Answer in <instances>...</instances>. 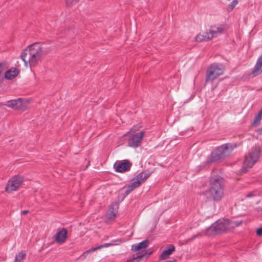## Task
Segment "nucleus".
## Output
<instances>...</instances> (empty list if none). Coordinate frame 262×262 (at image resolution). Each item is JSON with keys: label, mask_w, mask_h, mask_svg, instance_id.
Here are the masks:
<instances>
[{"label": "nucleus", "mask_w": 262, "mask_h": 262, "mask_svg": "<svg viewBox=\"0 0 262 262\" xmlns=\"http://www.w3.org/2000/svg\"><path fill=\"white\" fill-rule=\"evenodd\" d=\"M20 58L25 66L39 64L43 58L42 46L39 42H35L28 46L21 52Z\"/></svg>", "instance_id": "f257e3e1"}, {"label": "nucleus", "mask_w": 262, "mask_h": 262, "mask_svg": "<svg viewBox=\"0 0 262 262\" xmlns=\"http://www.w3.org/2000/svg\"><path fill=\"white\" fill-rule=\"evenodd\" d=\"M242 223V220L231 221L227 219H220L206 229L205 234L207 236H214L221 234L239 226Z\"/></svg>", "instance_id": "f03ea898"}, {"label": "nucleus", "mask_w": 262, "mask_h": 262, "mask_svg": "<svg viewBox=\"0 0 262 262\" xmlns=\"http://www.w3.org/2000/svg\"><path fill=\"white\" fill-rule=\"evenodd\" d=\"M204 194L209 200L220 201L224 195L223 180L219 177L212 178L210 183V188Z\"/></svg>", "instance_id": "7ed1b4c3"}, {"label": "nucleus", "mask_w": 262, "mask_h": 262, "mask_svg": "<svg viewBox=\"0 0 262 262\" xmlns=\"http://www.w3.org/2000/svg\"><path fill=\"white\" fill-rule=\"evenodd\" d=\"M236 146L234 144H226L217 147L208 157L206 162H215L225 158L230 155Z\"/></svg>", "instance_id": "20e7f679"}, {"label": "nucleus", "mask_w": 262, "mask_h": 262, "mask_svg": "<svg viewBox=\"0 0 262 262\" xmlns=\"http://www.w3.org/2000/svg\"><path fill=\"white\" fill-rule=\"evenodd\" d=\"M149 244L148 240H144L138 244L133 245L132 246V250L136 252L133 258L129 260V262H139L141 258H147L148 255L150 254L147 253L145 249L147 247Z\"/></svg>", "instance_id": "39448f33"}, {"label": "nucleus", "mask_w": 262, "mask_h": 262, "mask_svg": "<svg viewBox=\"0 0 262 262\" xmlns=\"http://www.w3.org/2000/svg\"><path fill=\"white\" fill-rule=\"evenodd\" d=\"M260 150L258 148L253 147L249 152L248 156H246L243 163V166L242 170L243 172H246L248 169L252 167L253 165L257 161L259 157Z\"/></svg>", "instance_id": "423d86ee"}, {"label": "nucleus", "mask_w": 262, "mask_h": 262, "mask_svg": "<svg viewBox=\"0 0 262 262\" xmlns=\"http://www.w3.org/2000/svg\"><path fill=\"white\" fill-rule=\"evenodd\" d=\"M224 67H209L207 71L206 81L213 80L223 74Z\"/></svg>", "instance_id": "0eeeda50"}, {"label": "nucleus", "mask_w": 262, "mask_h": 262, "mask_svg": "<svg viewBox=\"0 0 262 262\" xmlns=\"http://www.w3.org/2000/svg\"><path fill=\"white\" fill-rule=\"evenodd\" d=\"M23 182V178L20 176H15L8 182L6 187L7 192H11L16 190Z\"/></svg>", "instance_id": "6e6552de"}, {"label": "nucleus", "mask_w": 262, "mask_h": 262, "mask_svg": "<svg viewBox=\"0 0 262 262\" xmlns=\"http://www.w3.org/2000/svg\"><path fill=\"white\" fill-rule=\"evenodd\" d=\"M145 134L144 131L133 134L128 140V146L132 147H137L140 146Z\"/></svg>", "instance_id": "1a4fd4ad"}, {"label": "nucleus", "mask_w": 262, "mask_h": 262, "mask_svg": "<svg viewBox=\"0 0 262 262\" xmlns=\"http://www.w3.org/2000/svg\"><path fill=\"white\" fill-rule=\"evenodd\" d=\"M27 103V101L22 98H18L7 101L5 105L14 110L23 109Z\"/></svg>", "instance_id": "9d476101"}, {"label": "nucleus", "mask_w": 262, "mask_h": 262, "mask_svg": "<svg viewBox=\"0 0 262 262\" xmlns=\"http://www.w3.org/2000/svg\"><path fill=\"white\" fill-rule=\"evenodd\" d=\"M123 242H124V241H123L122 239H117L115 241H112V242L110 243L105 244L103 245L98 246L95 248H92L86 251L85 252H84L81 255V256L83 257V258H85L90 253L96 251V250L100 249L102 248L108 247L110 246H114V245H118Z\"/></svg>", "instance_id": "9b49d317"}, {"label": "nucleus", "mask_w": 262, "mask_h": 262, "mask_svg": "<svg viewBox=\"0 0 262 262\" xmlns=\"http://www.w3.org/2000/svg\"><path fill=\"white\" fill-rule=\"evenodd\" d=\"M151 174L149 171H144L140 173L133 179L131 186L136 188L139 187L142 183L144 182Z\"/></svg>", "instance_id": "f8f14e48"}, {"label": "nucleus", "mask_w": 262, "mask_h": 262, "mask_svg": "<svg viewBox=\"0 0 262 262\" xmlns=\"http://www.w3.org/2000/svg\"><path fill=\"white\" fill-rule=\"evenodd\" d=\"M131 165L132 164L128 161L123 160L116 162L114 165V167L116 171L122 172L128 170L130 168Z\"/></svg>", "instance_id": "ddd939ff"}, {"label": "nucleus", "mask_w": 262, "mask_h": 262, "mask_svg": "<svg viewBox=\"0 0 262 262\" xmlns=\"http://www.w3.org/2000/svg\"><path fill=\"white\" fill-rule=\"evenodd\" d=\"M67 238V231L65 228H62L57 231L55 235V241L59 244H62L66 242Z\"/></svg>", "instance_id": "4468645a"}, {"label": "nucleus", "mask_w": 262, "mask_h": 262, "mask_svg": "<svg viewBox=\"0 0 262 262\" xmlns=\"http://www.w3.org/2000/svg\"><path fill=\"white\" fill-rule=\"evenodd\" d=\"M119 204L116 202L113 203L109 207L108 212L107 214V219L108 221H113L116 216V212L118 209Z\"/></svg>", "instance_id": "2eb2a0df"}, {"label": "nucleus", "mask_w": 262, "mask_h": 262, "mask_svg": "<svg viewBox=\"0 0 262 262\" xmlns=\"http://www.w3.org/2000/svg\"><path fill=\"white\" fill-rule=\"evenodd\" d=\"M19 73V71L15 67H12L10 69L5 72L4 77L6 79L11 80L14 78Z\"/></svg>", "instance_id": "dca6fc26"}, {"label": "nucleus", "mask_w": 262, "mask_h": 262, "mask_svg": "<svg viewBox=\"0 0 262 262\" xmlns=\"http://www.w3.org/2000/svg\"><path fill=\"white\" fill-rule=\"evenodd\" d=\"M213 38L212 34L210 32H203L202 34H199L196 36V41H205L211 39Z\"/></svg>", "instance_id": "f3484780"}, {"label": "nucleus", "mask_w": 262, "mask_h": 262, "mask_svg": "<svg viewBox=\"0 0 262 262\" xmlns=\"http://www.w3.org/2000/svg\"><path fill=\"white\" fill-rule=\"evenodd\" d=\"M174 247L172 245H170L167 249L163 251L160 255V257L162 259H166L174 251Z\"/></svg>", "instance_id": "a211bd4d"}, {"label": "nucleus", "mask_w": 262, "mask_h": 262, "mask_svg": "<svg viewBox=\"0 0 262 262\" xmlns=\"http://www.w3.org/2000/svg\"><path fill=\"white\" fill-rule=\"evenodd\" d=\"M223 28L221 26H211L209 30L211 34H212L213 38L216 37L219 34H220L223 32Z\"/></svg>", "instance_id": "6ab92c4d"}, {"label": "nucleus", "mask_w": 262, "mask_h": 262, "mask_svg": "<svg viewBox=\"0 0 262 262\" xmlns=\"http://www.w3.org/2000/svg\"><path fill=\"white\" fill-rule=\"evenodd\" d=\"M262 119V108L259 111L258 113L255 116V119L253 122L252 124L254 126L258 125L261 120Z\"/></svg>", "instance_id": "aec40b11"}, {"label": "nucleus", "mask_w": 262, "mask_h": 262, "mask_svg": "<svg viewBox=\"0 0 262 262\" xmlns=\"http://www.w3.org/2000/svg\"><path fill=\"white\" fill-rule=\"evenodd\" d=\"M26 256V253L21 251L15 256L14 262H21Z\"/></svg>", "instance_id": "412c9836"}, {"label": "nucleus", "mask_w": 262, "mask_h": 262, "mask_svg": "<svg viewBox=\"0 0 262 262\" xmlns=\"http://www.w3.org/2000/svg\"><path fill=\"white\" fill-rule=\"evenodd\" d=\"M262 72V67H255V68L252 72V74L254 77L257 76Z\"/></svg>", "instance_id": "4be33fe9"}, {"label": "nucleus", "mask_w": 262, "mask_h": 262, "mask_svg": "<svg viewBox=\"0 0 262 262\" xmlns=\"http://www.w3.org/2000/svg\"><path fill=\"white\" fill-rule=\"evenodd\" d=\"M238 1L237 0H233V1L229 5L228 11H230L233 10L234 7L238 4Z\"/></svg>", "instance_id": "5701e85b"}, {"label": "nucleus", "mask_w": 262, "mask_h": 262, "mask_svg": "<svg viewBox=\"0 0 262 262\" xmlns=\"http://www.w3.org/2000/svg\"><path fill=\"white\" fill-rule=\"evenodd\" d=\"M79 1L80 0H65L66 5L68 7H70V6L75 4Z\"/></svg>", "instance_id": "b1692460"}, {"label": "nucleus", "mask_w": 262, "mask_h": 262, "mask_svg": "<svg viewBox=\"0 0 262 262\" xmlns=\"http://www.w3.org/2000/svg\"><path fill=\"white\" fill-rule=\"evenodd\" d=\"M135 188L134 187H133L132 186H131V184L129 185L125 191V193L126 195H128V194H129Z\"/></svg>", "instance_id": "393cba45"}, {"label": "nucleus", "mask_w": 262, "mask_h": 262, "mask_svg": "<svg viewBox=\"0 0 262 262\" xmlns=\"http://www.w3.org/2000/svg\"><path fill=\"white\" fill-rule=\"evenodd\" d=\"M141 127V126L140 125H135L130 129L129 133H134L135 132L138 130Z\"/></svg>", "instance_id": "a878e982"}, {"label": "nucleus", "mask_w": 262, "mask_h": 262, "mask_svg": "<svg viewBox=\"0 0 262 262\" xmlns=\"http://www.w3.org/2000/svg\"><path fill=\"white\" fill-rule=\"evenodd\" d=\"M3 67H0V84L2 82L3 79H4V77H3Z\"/></svg>", "instance_id": "bb28decb"}, {"label": "nucleus", "mask_w": 262, "mask_h": 262, "mask_svg": "<svg viewBox=\"0 0 262 262\" xmlns=\"http://www.w3.org/2000/svg\"><path fill=\"white\" fill-rule=\"evenodd\" d=\"M255 66H262V55L257 59L256 64Z\"/></svg>", "instance_id": "cd10ccee"}, {"label": "nucleus", "mask_w": 262, "mask_h": 262, "mask_svg": "<svg viewBox=\"0 0 262 262\" xmlns=\"http://www.w3.org/2000/svg\"><path fill=\"white\" fill-rule=\"evenodd\" d=\"M256 233L259 236L262 235V228H259L257 229L256 230Z\"/></svg>", "instance_id": "c85d7f7f"}, {"label": "nucleus", "mask_w": 262, "mask_h": 262, "mask_svg": "<svg viewBox=\"0 0 262 262\" xmlns=\"http://www.w3.org/2000/svg\"><path fill=\"white\" fill-rule=\"evenodd\" d=\"M254 196V195L252 193H251V192L249 193H248V194L246 195V196H247V198H251V197H252V196Z\"/></svg>", "instance_id": "c756f323"}, {"label": "nucleus", "mask_w": 262, "mask_h": 262, "mask_svg": "<svg viewBox=\"0 0 262 262\" xmlns=\"http://www.w3.org/2000/svg\"><path fill=\"white\" fill-rule=\"evenodd\" d=\"M257 132L259 135H262V127L257 130Z\"/></svg>", "instance_id": "7c9ffc66"}, {"label": "nucleus", "mask_w": 262, "mask_h": 262, "mask_svg": "<svg viewBox=\"0 0 262 262\" xmlns=\"http://www.w3.org/2000/svg\"><path fill=\"white\" fill-rule=\"evenodd\" d=\"M14 61H16V63H15V66H19L18 61L17 60V59H14Z\"/></svg>", "instance_id": "2f4dec72"}, {"label": "nucleus", "mask_w": 262, "mask_h": 262, "mask_svg": "<svg viewBox=\"0 0 262 262\" xmlns=\"http://www.w3.org/2000/svg\"><path fill=\"white\" fill-rule=\"evenodd\" d=\"M8 64V63L6 62H0V66H7Z\"/></svg>", "instance_id": "473e14b6"}, {"label": "nucleus", "mask_w": 262, "mask_h": 262, "mask_svg": "<svg viewBox=\"0 0 262 262\" xmlns=\"http://www.w3.org/2000/svg\"><path fill=\"white\" fill-rule=\"evenodd\" d=\"M29 212L28 210H24L23 212H21V213L23 214H26Z\"/></svg>", "instance_id": "72a5a7b5"}, {"label": "nucleus", "mask_w": 262, "mask_h": 262, "mask_svg": "<svg viewBox=\"0 0 262 262\" xmlns=\"http://www.w3.org/2000/svg\"><path fill=\"white\" fill-rule=\"evenodd\" d=\"M166 262H174V261H172V260H168V261H166Z\"/></svg>", "instance_id": "f704fd0d"}, {"label": "nucleus", "mask_w": 262, "mask_h": 262, "mask_svg": "<svg viewBox=\"0 0 262 262\" xmlns=\"http://www.w3.org/2000/svg\"><path fill=\"white\" fill-rule=\"evenodd\" d=\"M211 66H215V64H211Z\"/></svg>", "instance_id": "c9c22d12"}]
</instances>
